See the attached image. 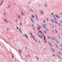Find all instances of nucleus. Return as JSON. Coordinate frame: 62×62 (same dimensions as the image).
Segmentation results:
<instances>
[{
	"label": "nucleus",
	"mask_w": 62,
	"mask_h": 62,
	"mask_svg": "<svg viewBox=\"0 0 62 62\" xmlns=\"http://www.w3.org/2000/svg\"><path fill=\"white\" fill-rule=\"evenodd\" d=\"M37 34L38 35V36L40 38H41V39H42V38H43V36H42V35H39V34L37 33Z\"/></svg>",
	"instance_id": "nucleus-1"
},
{
	"label": "nucleus",
	"mask_w": 62,
	"mask_h": 62,
	"mask_svg": "<svg viewBox=\"0 0 62 62\" xmlns=\"http://www.w3.org/2000/svg\"><path fill=\"white\" fill-rule=\"evenodd\" d=\"M35 16L36 17V20L37 21H39V19H38V16H37V15H35Z\"/></svg>",
	"instance_id": "nucleus-2"
},
{
	"label": "nucleus",
	"mask_w": 62,
	"mask_h": 62,
	"mask_svg": "<svg viewBox=\"0 0 62 62\" xmlns=\"http://www.w3.org/2000/svg\"><path fill=\"white\" fill-rule=\"evenodd\" d=\"M53 17L54 19V20H55L56 21H57V20L56 19V18H55V15H53Z\"/></svg>",
	"instance_id": "nucleus-3"
},
{
	"label": "nucleus",
	"mask_w": 62,
	"mask_h": 62,
	"mask_svg": "<svg viewBox=\"0 0 62 62\" xmlns=\"http://www.w3.org/2000/svg\"><path fill=\"white\" fill-rule=\"evenodd\" d=\"M48 43L52 47H53V45L51 44V43H50V42H48Z\"/></svg>",
	"instance_id": "nucleus-4"
},
{
	"label": "nucleus",
	"mask_w": 62,
	"mask_h": 62,
	"mask_svg": "<svg viewBox=\"0 0 62 62\" xmlns=\"http://www.w3.org/2000/svg\"><path fill=\"white\" fill-rule=\"evenodd\" d=\"M31 19V21H32V22L33 23H34V20L32 19V18H30Z\"/></svg>",
	"instance_id": "nucleus-5"
},
{
	"label": "nucleus",
	"mask_w": 62,
	"mask_h": 62,
	"mask_svg": "<svg viewBox=\"0 0 62 62\" xmlns=\"http://www.w3.org/2000/svg\"><path fill=\"white\" fill-rule=\"evenodd\" d=\"M41 11H42V10H40V12H41V14H44V11H43V13L41 12Z\"/></svg>",
	"instance_id": "nucleus-6"
},
{
	"label": "nucleus",
	"mask_w": 62,
	"mask_h": 62,
	"mask_svg": "<svg viewBox=\"0 0 62 62\" xmlns=\"http://www.w3.org/2000/svg\"><path fill=\"white\" fill-rule=\"evenodd\" d=\"M55 45H56V47L57 48V49H59V48L58 46H57V44H55Z\"/></svg>",
	"instance_id": "nucleus-7"
},
{
	"label": "nucleus",
	"mask_w": 62,
	"mask_h": 62,
	"mask_svg": "<svg viewBox=\"0 0 62 62\" xmlns=\"http://www.w3.org/2000/svg\"><path fill=\"white\" fill-rule=\"evenodd\" d=\"M21 14L22 15V16H23L24 15V14H23V12H22V11H21Z\"/></svg>",
	"instance_id": "nucleus-8"
},
{
	"label": "nucleus",
	"mask_w": 62,
	"mask_h": 62,
	"mask_svg": "<svg viewBox=\"0 0 62 62\" xmlns=\"http://www.w3.org/2000/svg\"><path fill=\"white\" fill-rule=\"evenodd\" d=\"M4 20L5 22H6V23H8V22L7 21L6 19H4Z\"/></svg>",
	"instance_id": "nucleus-9"
},
{
	"label": "nucleus",
	"mask_w": 62,
	"mask_h": 62,
	"mask_svg": "<svg viewBox=\"0 0 62 62\" xmlns=\"http://www.w3.org/2000/svg\"><path fill=\"white\" fill-rule=\"evenodd\" d=\"M51 50H53V52H55L54 50V49H53V48H51Z\"/></svg>",
	"instance_id": "nucleus-10"
},
{
	"label": "nucleus",
	"mask_w": 62,
	"mask_h": 62,
	"mask_svg": "<svg viewBox=\"0 0 62 62\" xmlns=\"http://www.w3.org/2000/svg\"><path fill=\"white\" fill-rule=\"evenodd\" d=\"M51 50H53V52H55L54 50V49H53V48H51Z\"/></svg>",
	"instance_id": "nucleus-11"
},
{
	"label": "nucleus",
	"mask_w": 62,
	"mask_h": 62,
	"mask_svg": "<svg viewBox=\"0 0 62 62\" xmlns=\"http://www.w3.org/2000/svg\"><path fill=\"white\" fill-rule=\"evenodd\" d=\"M24 35L25 36H26V38H27L28 39V36L26 35V34H24Z\"/></svg>",
	"instance_id": "nucleus-12"
},
{
	"label": "nucleus",
	"mask_w": 62,
	"mask_h": 62,
	"mask_svg": "<svg viewBox=\"0 0 62 62\" xmlns=\"http://www.w3.org/2000/svg\"><path fill=\"white\" fill-rule=\"evenodd\" d=\"M50 21L51 22H52V23L53 22H54V20L53 19H52H52H51Z\"/></svg>",
	"instance_id": "nucleus-13"
},
{
	"label": "nucleus",
	"mask_w": 62,
	"mask_h": 62,
	"mask_svg": "<svg viewBox=\"0 0 62 62\" xmlns=\"http://www.w3.org/2000/svg\"><path fill=\"white\" fill-rule=\"evenodd\" d=\"M43 27L44 28H45V29H46V27L45 26H44V25H43Z\"/></svg>",
	"instance_id": "nucleus-14"
},
{
	"label": "nucleus",
	"mask_w": 62,
	"mask_h": 62,
	"mask_svg": "<svg viewBox=\"0 0 62 62\" xmlns=\"http://www.w3.org/2000/svg\"><path fill=\"white\" fill-rule=\"evenodd\" d=\"M30 10L31 11V12H32V13H33V10H32V9H31Z\"/></svg>",
	"instance_id": "nucleus-15"
},
{
	"label": "nucleus",
	"mask_w": 62,
	"mask_h": 62,
	"mask_svg": "<svg viewBox=\"0 0 62 62\" xmlns=\"http://www.w3.org/2000/svg\"><path fill=\"white\" fill-rule=\"evenodd\" d=\"M32 18H35V16H34V15H33L32 16Z\"/></svg>",
	"instance_id": "nucleus-16"
},
{
	"label": "nucleus",
	"mask_w": 62,
	"mask_h": 62,
	"mask_svg": "<svg viewBox=\"0 0 62 62\" xmlns=\"http://www.w3.org/2000/svg\"><path fill=\"white\" fill-rule=\"evenodd\" d=\"M46 30L47 32H49V29H48V28H46Z\"/></svg>",
	"instance_id": "nucleus-17"
},
{
	"label": "nucleus",
	"mask_w": 62,
	"mask_h": 62,
	"mask_svg": "<svg viewBox=\"0 0 62 62\" xmlns=\"http://www.w3.org/2000/svg\"><path fill=\"white\" fill-rule=\"evenodd\" d=\"M56 16V17H57L58 18V19L59 18V17L58 16Z\"/></svg>",
	"instance_id": "nucleus-18"
},
{
	"label": "nucleus",
	"mask_w": 62,
	"mask_h": 62,
	"mask_svg": "<svg viewBox=\"0 0 62 62\" xmlns=\"http://www.w3.org/2000/svg\"><path fill=\"white\" fill-rule=\"evenodd\" d=\"M19 32L20 33H22V32H21V30L20 29H19Z\"/></svg>",
	"instance_id": "nucleus-19"
},
{
	"label": "nucleus",
	"mask_w": 62,
	"mask_h": 62,
	"mask_svg": "<svg viewBox=\"0 0 62 62\" xmlns=\"http://www.w3.org/2000/svg\"><path fill=\"white\" fill-rule=\"evenodd\" d=\"M47 37L49 39H50V37H49V36H47Z\"/></svg>",
	"instance_id": "nucleus-20"
},
{
	"label": "nucleus",
	"mask_w": 62,
	"mask_h": 62,
	"mask_svg": "<svg viewBox=\"0 0 62 62\" xmlns=\"http://www.w3.org/2000/svg\"><path fill=\"white\" fill-rule=\"evenodd\" d=\"M55 23H56V24H58V23H57V22L56 21H55Z\"/></svg>",
	"instance_id": "nucleus-21"
},
{
	"label": "nucleus",
	"mask_w": 62,
	"mask_h": 62,
	"mask_svg": "<svg viewBox=\"0 0 62 62\" xmlns=\"http://www.w3.org/2000/svg\"><path fill=\"white\" fill-rule=\"evenodd\" d=\"M31 24L32 25L33 27H34V25H33V24L32 23H31Z\"/></svg>",
	"instance_id": "nucleus-22"
},
{
	"label": "nucleus",
	"mask_w": 62,
	"mask_h": 62,
	"mask_svg": "<svg viewBox=\"0 0 62 62\" xmlns=\"http://www.w3.org/2000/svg\"><path fill=\"white\" fill-rule=\"evenodd\" d=\"M33 27L34 30L35 31H36V29H35V27Z\"/></svg>",
	"instance_id": "nucleus-23"
},
{
	"label": "nucleus",
	"mask_w": 62,
	"mask_h": 62,
	"mask_svg": "<svg viewBox=\"0 0 62 62\" xmlns=\"http://www.w3.org/2000/svg\"><path fill=\"white\" fill-rule=\"evenodd\" d=\"M51 38L52 39V40H54V38H53L52 37H51Z\"/></svg>",
	"instance_id": "nucleus-24"
},
{
	"label": "nucleus",
	"mask_w": 62,
	"mask_h": 62,
	"mask_svg": "<svg viewBox=\"0 0 62 62\" xmlns=\"http://www.w3.org/2000/svg\"><path fill=\"white\" fill-rule=\"evenodd\" d=\"M39 26L40 28H41V29L42 28H41V27L40 26V25H39Z\"/></svg>",
	"instance_id": "nucleus-25"
},
{
	"label": "nucleus",
	"mask_w": 62,
	"mask_h": 62,
	"mask_svg": "<svg viewBox=\"0 0 62 62\" xmlns=\"http://www.w3.org/2000/svg\"><path fill=\"white\" fill-rule=\"evenodd\" d=\"M10 6L9 5L8 6V8H10Z\"/></svg>",
	"instance_id": "nucleus-26"
},
{
	"label": "nucleus",
	"mask_w": 62,
	"mask_h": 62,
	"mask_svg": "<svg viewBox=\"0 0 62 62\" xmlns=\"http://www.w3.org/2000/svg\"><path fill=\"white\" fill-rule=\"evenodd\" d=\"M59 57L60 58V59H62V58L60 57V56Z\"/></svg>",
	"instance_id": "nucleus-27"
},
{
	"label": "nucleus",
	"mask_w": 62,
	"mask_h": 62,
	"mask_svg": "<svg viewBox=\"0 0 62 62\" xmlns=\"http://www.w3.org/2000/svg\"><path fill=\"white\" fill-rule=\"evenodd\" d=\"M47 7V5H45V8H46V7Z\"/></svg>",
	"instance_id": "nucleus-28"
},
{
	"label": "nucleus",
	"mask_w": 62,
	"mask_h": 62,
	"mask_svg": "<svg viewBox=\"0 0 62 62\" xmlns=\"http://www.w3.org/2000/svg\"><path fill=\"white\" fill-rule=\"evenodd\" d=\"M16 28H17V30H19V28H18V27H17Z\"/></svg>",
	"instance_id": "nucleus-29"
},
{
	"label": "nucleus",
	"mask_w": 62,
	"mask_h": 62,
	"mask_svg": "<svg viewBox=\"0 0 62 62\" xmlns=\"http://www.w3.org/2000/svg\"><path fill=\"white\" fill-rule=\"evenodd\" d=\"M36 24L37 25H38V26H39V24H38V23H36Z\"/></svg>",
	"instance_id": "nucleus-30"
},
{
	"label": "nucleus",
	"mask_w": 62,
	"mask_h": 62,
	"mask_svg": "<svg viewBox=\"0 0 62 62\" xmlns=\"http://www.w3.org/2000/svg\"><path fill=\"white\" fill-rule=\"evenodd\" d=\"M59 24L60 26H61V25L60 24V23H59Z\"/></svg>",
	"instance_id": "nucleus-31"
},
{
	"label": "nucleus",
	"mask_w": 62,
	"mask_h": 62,
	"mask_svg": "<svg viewBox=\"0 0 62 62\" xmlns=\"http://www.w3.org/2000/svg\"><path fill=\"white\" fill-rule=\"evenodd\" d=\"M38 33H41V32H40V31H39V32H38Z\"/></svg>",
	"instance_id": "nucleus-32"
},
{
	"label": "nucleus",
	"mask_w": 62,
	"mask_h": 62,
	"mask_svg": "<svg viewBox=\"0 0 62 62\" xmlns=\"http://www.w3.org/2000/svg\"><path fill=\"white\" fill-rule=\"evenodd\" d=\"M58 37L59 38V39H61L60 37L59 36V35L58 36Z\"/></svg>",
	"instance_id": "nucleus-33"
},
{
	"label": "nucleus",
	"mask_w": 62,
	"mask_h": 62,
	"mask_svg": "<svg viewBox=\"0 0 62 62\" xmlns=\"http://www.w3.org/2000/svg\"><path fill=\"white\" fill-rule=\"evenodd\" d=\"M56 41V42H57V43H59V42H58V41H57V40Z\"/></svg>",
	"instance_id": "nucleus-34"
},
{
	"label": "nucleus",
	"mask_w": 62,
	"mask_h": 62,
	"mask_svg": "<svg viewBox=\"0 0 62 62\" xmlns=\"http://www.w3.org/2000/svg\"><path fill=\"white\" fill-rule=\"evenodd\" d=\"M20 25H22V23L20 22Z\"/></svg>",
	"instance_id": "nucleus-35"
},
{
	"label": "nucleus",
	"mask_w": 62,
	"mask_h": 62,
	"mask_svg": "<svg viewBox=\"0 0 62 62\" xmlns=\"http://www.w3.org/2000/svg\"><path fill=\"white\" fill-rule=\"evenodd\" d=\"M44 39H46V38H45V35H44Z\"/></svg>",
	"instance_id": "nucleus-36"
},
{
	"label": "nucleus",
	"mask_w": 62,
	"mask_h": 62,
	"mask_svg": "<svg viewBox=\"0 0 62 62\" xmlns=\"http://www.w3.org/2000/svg\"><path fill=\"white\" fill-rule=\"evenodd\" d=\"M12 57L13 58H14V57L13 56V55H12Z\"/></svg>",
	"instance_id": "nucleus-37"
},
{
	"label": "nucleus",
	"mask_w": 62,
	"mask_h": 62,
	"mask_svg": "<svg viewBox=\"0 0 62 62\" xmlns=\"http://www.w3.org/2000/svg\"><path fill=\"white\" fill-rule=\"evenodd\" d=\"M54 39L56 41H57V40H56V39L55 38V39Z\"/></svg>",
	"instance_id": "nucleus-38"
},
{
	"label": "nucleus",
	"mask_w": 62,
	"mask_h": 62,
	"mask_svg": "<svg viewBox=\"0 0 62 62\" xmlns=\"http://www.w3.org/2000/svg\"><path fill=\"white\" fill-rule=\"evenodd\" d=\"M58 53L59 54H61V53L60 52H59Z\"/></svg>",
	"instance_id": "nucleus-39"
},
{
	"label": "nucleus",
	"mask_w": 62,
	"mask_h": 62,
	"mask_svg": "<svg viewBox=\"0 0 62 62\" xmlns=\"http://www.w3.org/2000/svg\"><path fill=\"white\" fill-rule=\"evenodd\" d=\"M34 40L36 41V42H37V41L36 40H35V39H34Z\"/></svg>",
	"instance_id": "nucleus-40"
},
{
	"label": "nucleus",
	"mask_w": 62,
	"mask_h": 62,
	"mask_svg": "<svg viewBox=\"0 0 62 62\" xmlns=\"http://www.w3.org/2000/svg\"><path fill=\"white\" fill-rule=\"evenodd\" d=\"M57 55L58 56V57H59L60 56H59V55H58V54H57Z\"/></svg>",
	"instance_id": "nucleus-41"
},
{
	"label": "nucleus",
	"mask_w": 62,
	"mask_h": 62,
	"mask_svg": "<svg viewBox=\"0 0 62 62\" xmlns=\"http://www.w3.org/2000/svg\"><path fill=\"white\" fill-rule=\"evenodd\" d=\"M44 23H46V21H45V20H44Z\"/></svg>",
	"instance_id": "nucleus-42"
},
{
	"label": "nucleus",
	"mask_w": 62,
	"mask_h": 62,
	"mask_svg": "<svg viewBox=\"0 0 62 62\" xmlns=\"http://www.w3.org/2000/svg\"><path fill=\"white\" fill-rule=\"evenodd\" d=\"M49 20V19H48V18H47V19H46V20L47 21H48Z\"/></svg>",
	"instance_id": "nucleus-43"
},
{
	"label": "nucleus",
	"mask_w": 62,
	"mask_h": 62,
	"mask_svg": "<svg viewBox=\"0 0 62 62\" xmlns=\"http://www.w3.org/2000/svg\"><path fill=\"white\" fill-rule=\"evenodd\" d=\"M30 34H31V35L32 36H33V34H32V33H30Z\"/></svg>",
	"instance_id": "nucleus-44"
},
{
	"label": "nucleus",
	"mask_w": 62,
	"mask_h": 62,
	"mask_svg": "<svg viewBox=\"0 0 62 62\" xmlns=\"http://www.w3.org/2000/svg\"><path fill=\"white\" fill-rule=\"evenodd\" d=\"M18 17L19 19H20V16H18Z\"/></svg>",
	"instance_id": "nucleus-45"
},
{
	"label": "nucleus",
	"mask_w": 62,
	"mask_h": 62,
	"mask_svg": "<svg viewBox=\"0 0 62 62\" xmlns=\"http://www.w3.org/2000/svg\"><path fill=\"white\" fill-rule=\"evenodd\" d=\"M44 31L45 33V34H46V31Z\"/></svg>",
	"instance_id": "nucleus-46"
},
{
	"label": "nucleus",
	"mask_w": 62,
	"mask_h": 62,
	"mask_svg": "<svg viewBox=\"0 0 62 62\" xmlns=\"http://www.w3.org/2000/svg\"><path fill=\"white\" fill-rule=\"evenodd\" d=\"M55 31H56V32L57 31V30H56V29H55Z\"/></svg>",
	"instance_id": "nucleus-47"
},
{
	"label": "nucleus",
	"mask_w": 62,
	"mask_h": 62,
	"mask_svg": "<svg viewBox=\"0 0 62 62\" xmlns=\"http://www.w3.org/2000/svg\"><path fill=\"white\" fill-rule=\"evenodd\" d=\"M53 33H55V32H54V31H53Z\"/></svg>",
	"instance_id": "nucleus-48"
},
{
	"label": "nucleus",
	"mask_w": 62,
	"mask_h": 62,
	"mask_svg": "<svg viewBox=\"0 0 62 62\" xmlns=\"http://www.w3.org/2000/svg\"><path fill=\"white\" fill-rule=\"evenodd\" d=\"M53 56H54V57H55V55H54V54H53Z\"/></svg>",
	"instance_id": "nucleus-49"
},
{
	"label": "nucleus",
	"mask_w": 62,
	"mask_h": 62,
	"mask_svg": "<svg viewBox=\"0 0 62 62\" xmlns=\"http://www.w3.org/2000/svg\"><path fill=\"white\" fill-rule=\"evenodd\" d=\"M5 13H4V16H5Z\"/></svg>",
	"instance_id": "nucleus-50"
},
{
	"label": "nucleus",
	"mask_w": 62,
	"mask_h": 62,
	"mask_svg": "<svg viewBox=\"0 0 62 62\" xmlns=\"http://www.w3.org/2000/svg\"><path fill=\"white\" fill-rule=\"evenodd\" d=\"M44 25L45 26H47V25L46 24H45Z\"/></svg>",
	"instance_id": "nucleus-51"
},
{
	"label": "nucleus",
	"mask_w": 62,
	"mask_h": 62,
	"mask_svg": "<svg viewBox=\"0 0 62 62\" xmlns=\"http://www.w3.org/2000/svg\"><path fill=\"white\" fill-rule=\"evenodd\" d=\"M17 21H18V20H17V19L16 20V22H17Z\"/></svg>",
	"instance_id": "nucleus-52"
},
{
	"label": "nucleus",
	"mask_w": 62,
	"mask_h": 62,
	"mask_svg": "<svg viewBox=\"0 0 62 62\" xmlns=\"http://www.w3.org/2000/svg\"><path fill=\"white\" fill-rule=\"evenodd\" d=\"M8 29H9L8 28H7V31H8Z\"/></svg>",
	"instance_id": "nucleus-53"
},
{
	"label": "nucleus",
	"mask_w": 62,
	"mask_h": 62,
	"mask_svg": "<svg viewBox=\"0 0 62 62\" xmlns=\"http://www.w3.org/2000/svg\"><path fill=\"white\" fill-rule=\"evenodd\" d=\"M39 43H40V41H39Z\"/></svg>",
	"instance_id": "nucleus-54"
},
{
	"label": "nucleus",
	"mask_w": 62,
	"mask_h": 62,
	"mask_svg": "<svg viewBox=\"0 0 62 62\" xmlns=\"http://www.w3.org/2000/svg\"><path fill=\"white\" fill-rule=\"evenodd\" d=\"M37 58L38 59V60H39V58Z\"/></svg>",
	"instance_id": "nucleus-55"
},
{
	"label": "nucleus",
	"mask_w": 62,
	"mask_h": 62,
	"mask_svg": "<svg viewBox=\"0 0 62 62\" xmlns=\"http://www.w3.org/2000/svg\"><path fill=\"white\" fill-rule=\"evenodd\" d=\"M51 15H53L54 14L53 13H52L51 14Z\"/></svg>",
	"instance_id": "nucleus-56"
},
{
	"label": "nucleus",
	"mask_w": 62,
	"mask_h": 62,
	"mask_svg": "<svg viewBox=\"0 0 62 62\" xmlns=\"http://www.w3.org/2000/svg\"><path fill=\"white\" fill-rule=\"evenodd\" d=\"M53 39H55V37H53Z\"/></svg>",
	"instance_id": "nucleus-57"
},
{
	"label": "nucleus",
	"mask_w": 62,
	"mask_h": 62,
	"mask_svg": "<svg viewBox=\"0 0 62 62\" xmlns=\"http://www.w3.org/2000/svg\"><path fill=\"white\" fill-rule=\"evenodd\" d=\"M28 55L29 56V57L30 58V55Z\"/></svg>",
	"instance_id": "nucleus-58"
},
{
	"label": "nucleus",
	"mask_w": 62,
	"mask_h": 62,
	"mask_svg": "<svg viewBox=\"0 0 62 62\" xmlns=\"http://www.w3.org/2000/svg\"><path fill=\"white\" fill-rule=\"evenodd\" d=\"M3 1H1V3H3Z\"/></svg>",
	"instance_id": "nucleus-59"
},
{
	"label": "nucleus",
	"mask_w": 62,
	"mask_h": 62,
	"mask_svg": "<svg viewBox=\"0 0 62 62\" xmlns=\"http://www.w3.org/2000/svg\"><path fill=\"white\" fill-rule=\"evenodd\" d=\"M56 34L57 33V31L56 32Z\"/></svg>",
	"instance_id": "nucleus-60"
},
{
	"label": "nucleus",
	"mask_w": 62,
	"mask_h": 62,
	"mask_svg": "<svg viewBox=\"0 0 62 62\" xmlns=\"http://www.w3.org/2000/svg\"><path fill=\"white\" fill-rule=\"evenodd\" d=\"M50 24V25H52V24H51L50 23V24Z\"/></svg>",
	"instance_id": "nucleus-61"
},
{
	"label": "nucleus",
	"mask_w": 62,
	"mask_h": 62,
	"mask_svg": "<svg viewBox=\"0 0 62 62\" xmlns=\"http://www.w3.org/2000/svg\"><path fill=\"white\" fill-rule=\"evenodd\" d=\"M25 56H26V58H27V56H26V55Z\"/></svg>",
	"instance_id": "nucleus-62"
},
{
	"label": "nucleus",
	"mask_w": 62,
	"mask_h": 62,
	"mask_svg": "<svg viewBox=\"0 0 62 62\" xmlns=\"http://www.w3.org/2000/svg\"><path fill=\"white\" fill-rule=\"evenodd\" d=\"M61 46H62V44H61Z\"/></svg>",
	"instance_id": "nucleus-63"
},
{
	"label": "nucleus",
	"mask_w": 62,
	"mask_h": 62,
	"mask_svg": "<svg viewBox=\"0 0 62 62\" xmlns=\"http://www.w3.org/2000/svg\"><path fill=\"white\" fill-rule=\"evenodd\" d=\"M61 23H62V21H61Z\"/></svg>",
	"instance_id": "nucleus-64"
}]
</instances>
